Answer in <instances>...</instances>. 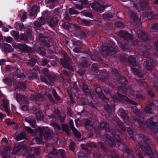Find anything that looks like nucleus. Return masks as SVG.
Wrapping results in <instances>:
<instances>
[{
  "mask_svg": "<svg viewBox=\"0 0 158 158\" xmlns=\"http://www.w3.org/2000/svg\"><path fill=\"white\" fill-rule=\"evenodd\" d=\"M143 142H139L138 145L145 155L148 156L150 158H155L154 153L150 147L149 143L151 141V139L144 136L140 137Z\"/></svg>",
  "mask_w": 158,
  "mask_h": 158,
  "instance_id": "nucleus-1",
  "label": "nucleus"
},
{
  "mask_svg": "<svg viewBox=\"0 0 158 158\" xmlns=\"http://www.w3.org/2000/svg\"><path fill=\"white\" fill-rule=\"evenodd\" d=\"M37 130L40 134V136L43 137L44 139L48 141L53 137L54 134L48 127H38Z\"/></svg>",
  "mask_w": 158,
  "mask_h": 158,
  "instance_id": "nucleus-2",
  "label": "nucleus"
},
{
  "mask_svg": "<svg viewBox=\"0 0 158 158\" xmlns=\"http://www.w3.org/2000/svg\"><path fill=\"white\" fill-rule=\"evenodd\" d=\"M53 149L50 151L51 154L56 156V158H66V154L64 150L62 149L57 150L52 146Z\"/></svg>",
  "mask_w": 158,
  "mask_h": 158,
  "instance_id": "nucleus-3",
  "label": "nucleus"
},
{
  "mask_svg": "<svg viewBox=\"0 0 158 158\" xmlns=\"http://www.w3.org/2000/svg\"><path fill=\"white\" fill-rule=\"evenodd\" d=\"M106 144L109 147L113 148L116 146L117 142L113 137L107 134L103 135Z\"/></svg>",
  "mask_w": 158,
  "mask_h": 158,
  "instance_id": "nucleus-4",
  "label": "nucleus"
},
{
  "mask_svg": "<svg viewBox=\"0 0 158 158\" xmlns=\"http://www.w3.org/2000/svg\"><path fill=\"white\" fill-rule=\"evenodd\" d=\"M112 120L116 123L118 129L119 131L123 132H125L127 128L124 126V124L117 117H113Z\"/></svg>",
  "mask_w": 158,
  "mask_h": 158,
  "instance_id": "nucleus-5",
  "label": "nucleus"
},
{
  "mask_svg": "<svg viewBox=\"0 0 158 158\" xmlns=\"http://www.w3.org/2000/svg\"><path fill=\"white\" fill-rule=\"evenodd\" d=\"M111 132L112 135L116 140L117 144L118 146H119L121 144H122L121 138L119 135V132L114 129H111Z\"/></svg>",
  "mask_w": 158,
  "mask_h": 158,
  "instance_id": "nucleus-6",
  "label": "nucleus"
},
{
  "mask_svg": "<svg viewBox=\"0 0 158 158\" xmlns=\"http://www.w3.org/2000/svg\"><path fill=\"white\" fill-rule=\"evenodd\" d=\"M136 9L138 11L143 10H146L148 6V1H142L138 3L136 6L134 5Z\"/></svg>",
  "mask_w": 158,
  "mask_h": 158,
  "instance_id": "nucleus-7",
  "label": "nucleus"
},
{
  "mask_svg": "<svg viewBox=\"0 0 158 158\" xmlns=\"http://www.w3.org/2000/svg\"><path fill=\"white\" fill-rule=\"evenodd\" d=\"M69 124L70 128L74 133V135L78 138H80L81 136V133L74 127L73 121L72 120H70L69 122Z\"/></svg>",
  "mask_w": 158,
  "mask_h": 158,
  "instance_id": "nucleus-8",
  "label": "nucleus"
},
{
  "mask_svg": "<svg viewBox=\"0 0 158 158\" xmlns=\"http://www.w3.org/2000/svg\"><path fill=\"white\" fill-rule=\"evenodd\" d=\"M145 123L147 127L152 130H153L158 127V122H154L151 120H147L145 122Z\"/></svg>",
  "mask_w": 158,
  "mask_h": 158,
  "instance_id": "nucleus-9",
  "label": "nucleus"
},
{
  "mask_svg": "<svg viewBox=\"0 0 158 158\" xmlns=\"http://www.w3.org/2000/svg\"><path fill=\"white\" fill-rule=\"evenodd\" d=\"M105 110L108 113L110 114L115 109V104L110 102L109 104H105L104 106Z\"/></svg>",
  "mask_w": 158,
  "mask_h": 158,
  "instance_id": "nucleus-10",
  "label": "nucleus"
},
{
  "mask_svg": "<svg viewBox=\"0 0 158 158\" xmlns=\"http://www.w3.org/2000/svg\"><path fill=\"white\" fill-rule=\"evenodd\" d=\"M40 7L39 6L35 5L32 8L29 13V16L32 19H34L36 16V13L39 11Z\"/></svg>",
  "mask_w": 158,
  "mask_h": 158,
  "instance_id": "nucleus-11",
  "label": "nucleus"
},
{
  "mask_svg": "<svg viewBox=\"0 0 158 158\" xmlns=\"http://www.w3.org/2000/svg\"><path fill=\"white\" fill-rule=\"evenodd\" d=\"M0 46L2 49L6 52H11L13 51V49L11 46L9 44H4L3 43H1Z\"/></svg>",
  "mask_w": 158,
  "mask_h": 158,
  "instance_id": "nucleus-12",
  "label": "nucleus"
},
{
  "mask_svg": "<svg viewBox=\"0 0 158 158\" xmlns=\"http://www.w3.org/2000/svg\"><path fill=\"white\" fill-rule=\"evenodd\" d=\"M100 125V127L102 130H105L106 132L110 131V126L108 123L106 122H101Z\"/></svg>",
  "mask_w": 158,
  "mask_h": 158,
  "instance_id": "nucleus-13",
  "label": "nucleus"
},
{
  "mask_svg": "<svg viewBox=\"0 0 158 158\" xmlns=\"http://www.w3.org/2000/svg\"><path fill=\"white\" fill-rule=\"evenodd\" d=\"M96 93L98 94V96L104 102L107 103L109 101V99L107 98L103 93L102 89H100V91H98V89H95Z\"/></svg>",
  "mask_w": 158,
  "mask_h": 158,
  "instance_id": "nucleus-14",
  "label": "nucleus"
},
{
  "mask_svg": "<svg viewBox=\"0 0 158 158\" xmlns=\"http://www.w3.org/2000/svg\"><path fill=\"white\" fill-rule=\"evenodd\" d=\"M10 150V147L9 146L5 147L1 151L2 156L3 158H10L9 155V151Z\"/></svg>",
  "mask_w": 158,
  "mask_h": 158,
  "instance_id": "nucleus-15",
  "label": "nucleus"
},
{
  "mask_svg": "<svg viewBox=\"0 0 158 158\" xmlns=\"http://www.w3.org/2000/svg\"><path fill=\"white\" fill-rule=\"evenodd\" d=\"M39 37L40 40L43 42L45 46L48 47H50V45L48 39L45 36H44L42 33L39 34Z\"/></svg>",
  "mask_w": 158,
  "mask_h": 158,
  "instance_id": "nucleus-16",
  "label": "nucleus"
},
{
  "mask_svg": "<svg viewBox=\"0 0 158 158\" xmlns=\"http://www.w3.org/2000/svg\"><path fill=\"white\" fill-rule=\"evenodd\" d=\"M154 105V103L153 102L148 103L144 109L145 112L148 114H152V107Z\"/></svg>",
  "mask_w": 158,
  "mask_h": 158,
  "instance_id": "nucleus-17",
  "label": "nucleus"
},
{
  "mask_svg": "<svg viewBox=\"0 0 158 158\" xmlns=\"http://www.w3.org/2000/svg\"><path fill=\"white\" fill-rule=\"evenodd\" d=\"M18 47L23 52L27 51L28 52H31L32 51V48L25 44H19Z\"/></svg>",
  "mask_w": 158,
  "mask_h": 158,
  "instance_id": "nucleus-18",
  "label": "nucleus"
},
{
  "mask_svg": "<svg viewBox=\"0 0 158 158\" xmlns=\"http://www.w3.org/2000/svg\"><path fill=\"white\" fill-rule=\"evenodd\" d=\"M46 6L51 9L54 8L57 4V2L56 0H46Z\"/></svg>",
  "mask_w": 158,
  "mask_h": 158,
  "instance_id": "nucleus-19",
  "label": "nucleus"
},
{
  "mask_svg": "<svg viewBox=\"0 0 158 158\" xmlns=\"http://www.w3.org/2000/svg\"><path fill=\"white\" fill-rule=\"evenodd\" d=\"M98 147L100 149H102L104 152L107 153L109 149L106 146L104 143L102 142H99L98 143Z\"/></svg>",
  "mask_w": 158,
  "mask_h": 158,
  "instance_id": "nucleus-20",
  "label": "nucleus"
},
{
  "mask_svg": "<svg viewBox=\"0 0 158 158\" xmlns=\"http://www.w3.org/2000/svg\"><path fill=\"white\" fill-rule=\"evenodd\" d=\"M15 139L16 141H18L19 140L23 139L27 140V138L26 136V134L22 132H21L18 135L15 137Z\"/></svg>",
  "mask_w": 158,
  "mask_h": 158,
  "instance_id": "nucleus-21",
  "label": "nucleus"
},
{
  "mask_svg": "<svg viewBox=\"0 0 158 158\" xmlns=\"http://www.w3.org/2000/svg\"><path fill=\"white\" fill-rule=\"evenodd\" d=\"M92 8L95 10L100 11L103 10L106 8V6L103 5H100L98 3H95L93 5Z\"/></svg>",
  "mask_w": 158,
  "mask_h": 158,
  "instance_id": "nucleus-22",
  "label": "nucleus"
},
{
  "mask_svg": "<svg viewBox=\"0 0 158 158\" xmlns=\"http://www.w3.org/2000/svg\"><path fill=\"white\" fill-rule=\"evenodd\" d=\"M81 146L82 150V152H83V154H85V155H87L90 154L91 152V151L88 148H86V147L85 146V144H81Z\"/></svg>",
  "mask_w": 158,
  "mask_h": 158,
  "instance_id": "nucleus-23",
  "label": "nucleus"
},
{
  "mask_svg": "<svg viewBox=\"0 0 158 158\" xmlns=\"http://www.w3.org/2000/svg\"><path fill=\"white\" fill-rule=\"evenodd\" d=\"M58 22V20L56 17H53L50 19L49 22H48L49 24L51 27H53L56 25Z\"/></svg>",
  "mask_w": 158,
  "mask_h": 158,
  "instance_id": "nucleus-24",
  "label": "nucleus"
},
{
  "mask_svg": "<svg viewBox=\"0 0 158 158\" xmlns=\"http://www.w3.org/2000/svg\"><path fill=\"white\" fill-rule=\"evenodd\" d=\"M35 115L36 119L38 121L43 120L44 115L41 111L35 114Z\"/></svg>",
  "mask_w": 158,
  "mask_h": 158,
  "instance_id": "nucleus-25",
  "label": "nucleus"
},
{
  "mask_svg": "<svg viewBox=\"0 0 158 158\" xmlns=\"http://www.w3.org/2000/svg\"><path fill=\"white\" fill-rule=\"evenodd\" d=\"M19 16L21 17V21L23 22L27 18V14L23 10H21L19 12Z\"/></svg>",
  "mask_w": 158,
  "mask_h": 158,
  "instance_id": "nucleus-26",
  "label": "nucleus"
},
{
  "mask_svg": "<svg viewBox=\"0 0 158 158\" xmlns=\"http://www.w3.org/2000/svg\"><path fill=\"white\" fill-rule=\"evenodd\" d=\"M22 148L23 147L21 145L14 147L12 152V153L15 155H16L17 153L19 152L22 149Z\"/></svg>",
  "mask_w": 158,
  "mask_h": 158,
  "instance_id": "nucleus-27",
  "label": "nucleus"
},
{
  "mask_svg": "<svg viewBox=\"0 0 158 158\" xmlns=\"http://www.w3.org/2000/svg\"><path fill=\"white\" fill-rule=\"evenodd\" d=\"M122 34L123 35V37L125 38L126 40H130L132 38L131 35L127 32L122 31Z\"/></svg>",
  "mask_w": 158,
  "mask_h": 158,
  "instance_id": "nucleus-28",
  "label": "nucleus"
},
{
  "mask_svg": "<svg viewBox=\"0 0 158 158\" xmlns=\"http://www.w3.org/2000/svg\"><path fill=\"white\" fill-rule=\"evenodd\" d=\"M110 156L111 158H125L122 155L119 156L117 153L114 151L111 152Z\"/></svg>",
  "mask_w": 158,
  "mask_h": 158,
  "instance_id": "nucleus-29",
  "label": "nucleus"
},
{
  "mask_svg": "<svg viewBox=\"0 0 158 158\" xmlns=\"http://www.w3.org/2000/svg\"><path fill=\"white\" fill-rule=\"evenodd\" d=\"M152 60H150L146 63V68L148 70H151L152 68Z\"/></svg>",
  "mask_w": 158,
  "mask_h": 158,
  "instance_id": "nucleus-30",
  "label": "nucleus"
},
{
  "mask_svg": "<svg viewBox=\"0 0 158 158\" xmlns=\"http://www.w3.org/2000/svg\"><path fill=\"white\" fill-rule=\"evenodd\" d=\"M25 128L26 130L29 132L32 135H35L36 134L37 132L38 131L37 130V129L36 130L34 131L29 127L25 126Z\"/></svg>",
  "mask_w": 158,
  "mask_h": 158,
  "instance_id": "nucleus-31",
  "label": "nucleus"
},
{
  "mask_svg": "<svg viewBox=\"0 0 158 158\" xmlns=\"http://www.w3.org/2000/svg\"><path fill=\"white\" fill-rule=\"evenodd\" d=\"M132 111L137 116L141 117L143 116V112L140 111L139 110L137 109L136 108H132Z\"/></svg>",
  "mask_w": 158,
  "mask_h": 158,
  "instance_id": "nucleus-32",
  "label": "nucleus"
},
{
  "mask_svg": "<svg viewBox=\"0 0 158 158\" xmlns=\"http://www.w3.org/2000/svg\"><path fill=\"white\" fill-rule=\"evenodd\" d=\"M134 149L136 155L139 158H144L139 148L137 147H135V148Z\"/></svg>",
  "mask_w": 158,
  "mask_h": 158,
  "instance_id": "nucleus-33",
  "label": "nucleus"
},
{
  "mask_svg": "<svg viewBox=\"0 0 158 158\" xmlns=\"http://www.w3.org/2000/svg\"><path fill=\"white\" fill-rule=\"evenodd\" d=\"M62 127L63 130L68 135H69L70 134V133L68 125L66 124H62Z\"/></svg>",
  "mask_w": 158,
  "mask_h": 158,
  "instance_id": "nucleus-34",
  "label": "nucleus"
},
{
  "mask_svg": "<svg viewBox=\"0 0 158 158\" xmlns=\"http://www.w3.org/2000/svg\"><path fill=\"white\" fill-rule=\"evenodd\" d=\"M17 72L18 77L22 78V79L25 77V76L23 73V72L22 69H17Z\"/></svg>",
  "mask_w": 158,
  "mask_h": 158,
  "instance_id": "nucleus-35",
  "label": "nucleus"
},
{
  "mask_svg": "<svg viewBox=\"0 0 158 158\" xmlns=\"http://www.w3.org/2000/svg\"><path fill=\"white\" fill-rule=\"evenodd\" d=\"M92 123L88 119H86L84 124L85 128L87 129H89V127H92Z\"/></svg>",
  "mask_w": 158,
  "mask_h": 158,
  "instance_id": "nucleus-36",
  "label": "nucleus"
},
{
  "mask_svg": "<svg viewBox=\"0 0 158 158\" xmlns=\"http://www.w3.org/2000/svg\"><path fill=\"white\" fill-rule=\"evenodd\" d=\"M132 120L135 122H137L138 124H139L140 125H141L143 124L142 121L137 118L135 116H132L131 117Z\"/></svg>",
  "mask_w": 158,
  "mask_h": 158,
  "instance_id": "nucleus-37",
  "label": "nucleus"
},
{
  "mask_svg": "<svg viewBox=\"0 0 158 158\" xmlns=\"http://www.w3.org/2000/svg\"><path fill=\"white\" fill-rule=\"evenodd\" d=\"M131 70L132 72L134 73V74L137 76L139 77H143V75H140L139 72V69L132 68Z\"/></svg>",
  "mask_w": 158,
  "mask_h": 158,
  "instance_id": "nucleus-38",
  "label": "nucleus"
},
{
  "mask_svg": "<svg viewBox=\"0 0 158 158\" xmlns=\"http://www.w3.org/2000/svg\"><path fill=\"white\" fill-rule=\"evenodd\" d=\"M36 51L39 54L42 56H44L45 54V52L44 50L42 48L39 47L37 48Z\"/></svg>",
  "mask_w": 158,
  "mask_h": 158,
  "instance_id": "nucleus-39",
  "label": "nucleus"
},
{
  "mask_svg": "<svg viewBox=\"0 0 158 158\" xmlns=\"http://www.w3.org/2000/svg\"><path fill=\"white\" fill-rule=\"evenodd\" d=\"M85 145L86 147L91 148H96L97 147V145L95 144L90 142L87 143L86 144H85Z\"/></svg>",
  "mask_w": 158,
  "mask_h": 158,
  "instance_id": "nucleus-40",
  "label": "nucleus"
},
{
  "mask_svg": "<svg viewBox=\"0 0 158 158\" xmlns=\"http://www.w3.org/2000/svg\"><path fill=\"white\" fill-rule=\"evenodd\" d=\"M117 94L118 95L120 98L123 100H124L128 102H129V99L126 96L124 95H123L119 93H117Z\"/></svg>",
  "mask_w": 158,
  "mask_h": 158,
  "instance_id": "nucleus-41",
  "label": "nucleus"
},
{
  "mask_svg": "<svg viewBox=\"0 0 158 158\" xmlns=\"http://www.w3.org/2000/svg\"><path fill=\"white\" fill-rule=\"evenodd\" d=\"M94 158H103L102 156L99 152L95 151L93 154Z\"/></svg>",
  "mask_w": 158,
  "mask_h": 158,
  "instance_id": "nucleus-42",
  "label": "nucleus"
},
{
  "mask_svg": "<svg viewBox=\"0 0 158 158\" xmlns=\"http://www.w3.org/2000/svg\"><path fill=\"white\" fill-rule=\"evenodd\" d=\"M113 15L110 14H105L102 15V18L104 19H109L112 18Z\"/></svg>",
  "mask_w": 158,
  "mask_h": 158,
  "instance_id": "nucleus-43",
  "label": "nucleus"
},
{
  "mask_svg": "<svg viewBox=\"0 0 158 158\" xmlns=\"http://www.w3.org/2000/svg\"><path fill=\"white\" fill-rule=\"evenodd\" d=\"M110 96L114 102L113 103H114L115 102H119V101L120 98L119 97H118V96H116L114 94H111Z\"/></svg>",
  "mask_w": 158,
  "mask_h": 158,
  "instance_id": "nucleus-44",
  "label": "nucleus"
},
{
  "mask_svg": "<svg viewBox=\"0 0 158 158\" xmlns=\"http://www.w3.org/2000/svg\"><path fill=\"white\" fill-rule=\"evenodd\" d=\"M148 93L152 99L154 98L156 96L155 93L152 89H148Z\"/></svg>",
  "mask_w": 158,
  "mask_h": 158,
  "instance_id": "nucleus-45",
  "label": "nucleus"
},
{
  "mask_svg": "<svg viewBox=\"0 0 158 158\" xmlns=\"http://www.w3.org/2000/svg\"><path fill=\"white\" fill-rule=\"evenodd\" d=\"M28 123H29L33 128L37 126L36 124V121L35 119H29L28 121Z\"/></svg>",
  "mask_w": 158,
  "mask_h": 158,
  "instance_id": "nucleus-46",
  "label": "nucleus"
},
{
  "mask_svg": "<svg viewBox=\"0 0 158 158\" xmlns=\"http://www.w3.org/2000/svg\"><path fill=\"white\" fill-rule=\"evenodd\" d=\"M10 34L13 36L14 37L15 39H17L18 38L19 34L18 32L12 31H11Z\"/></svg>",
  "mask_w": 158,
  "mask_h": 158,
  "instance_id": "nucleus-47",
  "label": "nucleus"
},
{
  "mask_svg": "<svg viewBox=\"0 0 158 158\" xmlns=\"http://www.w3.org/2000/svg\"><path fill=\"white\" fill-rule=\"evenodd\" d=\"M71 141L70 143V145L69 146L70 150L72 151L73 152H74L75 150V144L72 140H71Z\"/></svg>",
  "mask_w": 158,
  "mask_h": 158,
  "instance_id": "nucleus-48",
  "label": "nucleus"
},
{
  "mask_svg": "<svg viewBox=\"0 0 158 158\" xmlns=\"http://www.w3.org/2000/svg\"><path fill=\"white\" fill-rule=\"evenodd\" d=\"M77 156L78 158H89L87 155L81 152H78Z\"/></svg>",
  "mask_w": 158,
  "mask_h": 158,
  "instance_id": "nucleus-49",
  "label": "nucleus"
},
{
  "mask_svg": "<svg viewBox=\"0 0 158 158\" xmlns=\"http://www.w3.org/2000/svg\"><path fill=\"white\" fill-rule=\"evenodd\" d=\"M69 12L70 15L77 14L79 12L75 10L74 9L70 8L69 9Z\"/></svg>",
  "mask_w": 158,
  "mask_h": 158,
  "instance_id": "nucleus-50",
  "label": "nucleus"
},
{
  "mask_svg": "<svg viewBox=\"0 0 158 158\" xmlns=\"http://www.w3.org/2000/svg\"><path fill=\"white\" fill-rule=\"evenodd\" d=\"M43 71L45 75L47 77H48V79L50 82H51L52 81L51 80L50 77L48 75V69L46 68H45L44 69Z\"/></svg>",
  "mask_w": 158,
  "mask_h": 158,
  "instance_id": "nucleus-51",
  "label": "nucleus"
},
{
  "mask_svg": "<svg viewBox=\"0 0 158 158\" xmlns=\"http://www.w3.org/2000/svg\"><path fill=\"white\" fill-rule=\"evenodd\" d=\"M42 137L40 136V137H36L35 139V140L37 143L38 144H41L43 143V141Z\"/></svg>",
  "mask_w": 158,
  "mask_h": 158,
  "instance_id": "nucleus-52",
  "label": "nucleus"
},
{
  "mask_svg": "<svg viewBox=\"0 0 158 158\" xmlns=\"http://www.w3.org/2000/svg\"><path fill=\"white\" fill-rule=\"evenodd\" d=\"M119 79H118V81H119L122 84H123L124 85L127 82L126 79L125 77H123L122 76H119Z\"/></svg>",
  "mask_w": 158,
  "mask_h": 158,
  "instance_id": "nucleus-53",
  "label": "nucleus"
},
{
  "mask_svg": "<svg viewBox=\"0 0 158 158\" xmlns=\"http://www.w3.org/2000/svg\"><path fill=\"white\" fill-rule=\"evenodd\" d=\"M34 152L37 155H39L41 153V150L39 147L34 148L33 150Z\"/></svg>",
  "mask_w": 158,
  "mask_h": 158,
  "instance_id": "nucleus-54",
  "label": "nucleus"
},
{
  "mask_svg": "<svg viewBox=\"0 0 158 158\" xmlns=\"http://www.w3.org/2000/svg\"><path fill=\"white\" fill-rule=\"evenodd\" d=\"M119 111L120 113V116L122 118H123L126 116V115H127L126 111L123 109L120 110Z\"/></svg>",
  "mask_w": 158,
  "mask_h": 158,
  "instance_id": "nucleus-55",
  "label": "nucleus"
},
{
  "mask_svg": "<svg viewBox=\"0 0 158 158\" xmlns=\"http://www.w3.org/2000/svg\"><path fill=\"white\" fill-rule=\"evenodd\" d=\"M4 82L6 84L10 85L12 83L11 81L7 78H6L3 80Z\"/></svg>",
  "mask_w": 158,
  "mask_h": 158,
  "instance_id": "nucleus-56",
  "label": "nucleus"
},
{
  "mask_svg": "<svg viewBox=\"0 0 158 158\" xmlns=\"http://www.w3.org/2000/svg\"><path fill=\"white\" fill-rule=\"evenodd\" d=\"M23 96H22L20 94L16 93V99L18 102H20L22 100Z\"/></svg>",
  "mask_w": 158,
  "mask_h": 158,
  "instance_id": "nucleus-57",
  "label": "nucleus"
},
{
  "mask_svg": "<svg viewBox=\"0 0 158 158\" xmlns=\"http://www.w3.org/2000/svg\"><path fill=\"white\" fill-rule=\"evenodd\" d=\"M82 24L85 25L90 26L91 24V22L89 21H87L86 20L83 19L82 20Z\"/></svg>",
  "mask_w": 158,
  "mask_h": 158,
  "instance_id": "nucleus-58",
  "label": "nucleus"
},
{
  "mask_svg": "<svg viewBox=\"0 0 158 158\" xmlns=\"http://www.w3.org/2000/svg\"><path fill=\"white\" fill-rule=\"evenodd\" d=\"M143 15L145 17H146L148 19H150L152 18V13L149 12H147L145 14H143Z\"/></svg>",
  "mask_w": 158,
  "mask_h": 158,
  "instance_id": "nucleus-59",
  "label": "nucleus"
},
{
  "mask_svg": "<svg viewBox=\"0 0 158 158\" xmlns=\"http://www.w3.org/2000/svg\"><path fill=\"white\" fill-rule=\"evenodd\" d=\"M114 26L117 27H122L124 26V24H122V23L120 22H116L114 23Z\"/></svg>",
  "mask_w": 158,
  "mask_h": 158,
  "instance_id": "nucleus-60",
  "label": "nucleus"
},
{
  "mask_svg": "<svg viewBox=\"0 0 158 158\" xmlns=\"http://www.w3.org/2000/svg\"><path fill=\"white\" fill-rule=\"evenodd\" d=\"M130 12L131 17L132 19L134 20H136L137 19L136 15L133 11H130Z\"/></svg>",
  "mask_w": 158,
  "mask_h": 158,
  "instance_id": "nucleus-61",
  "label": "nucleus"
},
{
  "mask_svg": "<svg viewBox=\"0 0 158 158\" xmlns=\"http://www.w3.org/2000/svg\"><path fill=\"white\" fill-rule=\"evenodd\" d=\"M36 63V60L35 58H32L29 61V62L27 63L28 65H30L31 66H33Z\"/></svg>",
  "mask_w": 158,
  "mask_h": 158,
  "instance_id": "nucleus-62",
  "label": "nucleus"
},
{
  "mask_svg": "<svg viewBox=\"0 0 158 158\" xmlns=\"http://www.w3.org/2000/svg\"><path fill=\"white\" fill-rule=\"evenodd\" d=\"M136 98L139 99L144 100L145 97L143 94H138L136 95Z\"/></svg>",
  "mask_w": 158,
  "mask_h": 158,
  "instance_id": "nucleus-63",
  "label": "nucleus"
},
{
  "mask_svg": "<svg viewBox=\"0 0 158 158\" xmlns=\"http://www.w3.org/2000/svg\"><path fill=\"white\" fill-rule=\"evenodd\" d=\"M38 20L41 25L44 24L45 23V20L43 18L40 17Z\"/></svg>",
  "mask_w": 158,
  "mask_h": 158,
  "instance_id": "nucleus-64",
  "label": "nucleus"
}]
</instances>
